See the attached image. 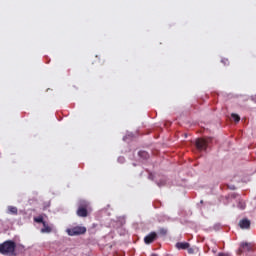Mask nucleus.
<instances>
[{
    "instance_id": "f257e3e1",
    "label": "nucleus",
    "mask_w": 256,
    "mask_h": 256,
    "mask_svg": "<svg viewBox=\"0 0 256 256\" xmlns=\"http://www.w3.org/2000/svg\"><path fill=\"white\" fill-rule=\"evenodd\" d=\"M17 249V243L13 240H6L0 244V254L7 256H15V250Z\"/></svg>"
},
{
    "instance_id": "f03ea898",
    "label": "nucleus",
    "mask_w": 256,
    "mask_h": 256,
    "mask_svg": "<svg viewBox=\"0 0 256 256\" xmlns=\"http://www.w3.org/2000/svg\"><path fill=\"white\" fill-rule=\"evenodd\" d=\"M255 252V244L251 242H242L239 245L237 250V255H241L242 253H253Z\"/></svg>"
},
{
    "instance_id": "7ed1b4c3",
    "label": "nucleus",
    "mask_w": 256,
    "mask_h": 256,
    "mask_svg": "<svg viewBox=\"0 0 256 256\" xmlns=\"http://www.w3.org/2000/svg\"><path fill=\"white\" fill-rule=\"evenodd\" d=\"M211 138H197L195 145L198 151H207V147H209V143Z\"/></svg>"
},
{
    "instance_id": "20e7f679",
    "label": "nucleus",
    "mask_w": 256,
    "mask_h": 256,
    "mask_svg": "<svg viewBox=\"0 0 256 256\" xmlns=\"http://www.w3.org/2000/svg\"><path fill=\"white\" fill-rule=\"evenodd\" d=\"M67 233L68 235H70V237H73L75 235H85V233H87V228L84 226H76L68 229Z\"/></svg>"
},
{
    "instance_id": "39448f33",
    "label": "nucleus",
    "mask_w": 256,
    "mask_h": 256,
    "mask_svg": "<svg viewBox=\"0 0 256 256\" xmlns=\"http://www.w3.org/2000/svg\"><path fill=\"white\" fill-rule=\"evenodd\" d=\"M89 208V204L87 202H82L77 209L76 214L78 215V217H87V215H89V212L87 211V209Z\"/></svg>"
},
{
    "instance_id": "423d86ee",
    "label": "nucleus",
    "mask_w": 256,
    "mask_h": 256,
    "mask_svg": "<svg viewBox=\"0 0 256 256\" xmlns=\"http://www.w3.org/2000/svg\"><path fill=\"white\" fill-rule=\"evenodd\" d=\"M154 241H157V232H150L144 237V243L146 245H151Z\"/></svg>"
},
{
    "instance_id": "0eeeda50",
    "label": "nucleus",
    "mask_w": 256,
    "mask_h": 256,
    "mask_svg": "<svg viewBox=\"0 0 256 256\" xmlns=\"http://www.w3.org/2000/svg\"><path fill=\"white\" fill-rule=\"evenodd\" d=\"M238 226L242 230H249V229H251V220H249L247 218L241 219L238 223Z\"/></svg>"
},
{
    "instance_id": "6e6552de",
    "label": "nucleus",
    "mask_w": 256,
    "mask_h": 256,
    "mask_svg": "<svg viewBox=\"0 0 256 256\" xmlns=\"http://www.w3.org/2000/svg\"><path fill=\"white\" fill-rule=\"evenodd\" d=\"M189 247H191V244H189V242L176 243V249H179V250H186V249H189Z\"/></svg>"
},
{
    "instance_id": "1a4fd4ad",
    "label": "nucleus",
    "mask_w": 256,
    "mask_h": 256,
    "mask_svg": "<svg viewBox=\"0 0 256 256\" xmlns=\"http://www.w3.org/2000/svg\"><path fill=\"white\" fill-rule=\"evenodd\" d=\"M43 228L41 229V233H51L53 231V228L47 224V222H43Z\"/></svg>"
},
{
    "instance_id": "9d476101",
    "label": "nucleus",
    "mask_w": 256,
    "mask_h": 256,
    "mask_svg": "<svg viewBox=\"0 0 256 256\" xmlns=\"http://www.w3.org/2000/svg\"><path fill=\"white\" fill-rule=\"evenodd\" d=\"M8 213H10V215H17V213H18L17 207L9 206L8 207Z\"/></svg>"
},
{
    "instance_id": "9b49d317",
    "label": "nucleus",
    "mask_w": 256,
    "mask_h": 256,
    "mask_svg": "<svg viewBox=\"0 0 256 256\" xmlns=\"http://www.w3.org/2000/svg\"><path fill=\"white\" fill-rule=\"evenodd\" d=\"M238 209H240L241 211L245 210V208L247 207V204L245 203V201L243 200H240L238 202V205H237Z\"/></svg>"
},
{
    "instance_id": "f8f14e48",
    "label": "nucleus",
    "mask_w": 256,
    "mask_h": 256,
    "mask_svg": "<svg viewBox=\"0 0 256 256\" xmlns=\"http://www.w3.org/2000/svg\"><path fill=\"white\" fill-rule=\"evenodd\" d=\"M231 117L235 121V123H239L241 121V117L238 114L232 113Z\"/></svg>"
},
{
    "instance_id": "ddd939ff",
    "label": "nucleus",
    "mask_w": 256,
    "mask_h": 256,
    "mask_svg": "<svg viewBox=\"0 0 256 256\" xmlns=\"http://www.w3.org/2000/svg\"><path fill=\"white\" fill-rule=\"evenodd\" d=\"M34 221H35V223H42V225H43V223H45V220H43V216H41V215L38 217H35Z\"/></svg>"
},
{
    "instance_id": "4468645a",
    "label": "nucleus",
    "mask_w": 256,
    "mask_h": 256,
    "mask_svg": "<svg viewBox=\"0 0 256 256\" xmlns=\"http://www.w3.org/2000/svg\"><path fill=\"white\" fill-rule=\"evenodd\" d=\"M138 155L139 157H143L144 159H147L149 157V153H147L146 151H140Z\"/></svg>"
},
{
    "instance_id": "2eb2a0df",
    "label": "nucleus",
    "mask_w": 256,
    "mask_h": 256,
    "mask_svg": "<svg viewBox=\"0 0 256 256\" xmlns=\"http://www.w3.org/2000/svg\"><path fill=\"white\" fill-rule=\"evenodd\" d=\"M159 233H160V235H167V229L161 228V229L159 230Z\"/></svg>"
},
{
    "instance_id": "dca6fc26",
    "label": "nucleus",
    "mask_w": 256,
    "mask_h": 256,
    "mask_svg": "<svg viewBox=\"0 0 256 256\" xmlns=\"http://www.w3.org/2000/svg\"><path fill=\"white\" fill-rule=\"evenodd\" d=\"M189 255H193L195 253V249L188 247L187 248Z\"/></svg>"
},
{
    "instance_id": "f3484780",
    "label": "nucleus",
    "mask_w": 256,
    "mask_h": 256,
    "mask_svg": "<svg viewBox=\"0 0 256 256\" xmlns=\"http://www.w3.org/2000/svg\"><path fill=\"white\" fill-rule=\"evenodd\" d=\"M218 256H229L227 253H219Z\"/></svg>"
}]
</instances>
